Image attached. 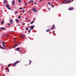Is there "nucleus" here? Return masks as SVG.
I'll return each instance as SVG.
<instances>
[{"mask_svg": "<svg viewBox=\"0 0 76 76\" xmlns=\"http://www.w3.org/2000/svg\"><path fill=\"white\" fill-rule=\"evenodd\" d=\"M30 3H31V2L30 1H29V2H28V4H30Z\"/></svg>", "mask_w": 76, "mask_h": 76, "instance_id": "58836bf2", "label": "nucleus"}, {"mask_svg": "<svg viewBox=\"0 0 76 76\" xmlns=\"http://www.w3.org/2000/svg\"><path fill=\"white\" fill-rule=\"evenodd\" d=\"M7 24L8 25H11V24L9 23H8Z\"/></svg>", "mask_w": 76, "mask_h": 76, "instance_id": "473e14b6", "label": "nucleus"}, {"mask_svg": "<svg viewBox=\"0 0 76 76\" xmlns=\"http://www.w3.org/2000/svg\"><path fill=\"white\" fill-rule=\"evenodd\" d=\"M2 43L3 45V47H4V48H6V47L5 46V45H4V43H5V42H4L2 41Z\"/></svg>", "mask_w": 76, "mask_h": 76, "instance_id": "423d86ee", "label": "nucleus"}, {"mask_svg": "<svg viewBox=\"0 0 76 76\" xmlns=\"http://www.w3.org/2000/svg\"><path fill=\"white\" fill-rule=\"evenodd\" d=\"M29 61H30V63L28 65H29V64H31L32 62L30 60H29Z\"/></svg>", "mask_w": 76, "mask_h": 76, "instance_id": "aec40b11", "label": "nucleus"}, {"mask_svg": "<svg viewBox=\"0 0 76 76\" xmlns=\"http://www.w3.org/2000/svg\"><path fill=\"white\" fill-rule=\"evenodd\" d=\"M15 3V1H12V4L13 5V6H14V4Z\"/></svg>", "mask_w": 76, "mask_h": 76, "instance_id": "9d476101", "label": "nucleus"}, {"mask_svg": "<svg viewBox=\"0 0 76 76\" xmlns=\"http://www.w3.org/2000/svg\"><path fill=\"white\" fill-rule=\"evenodd\" d=\"M15 21L17 23H19V20L18 19H16Z\"/></svg>", "mask_w": 76, "mask_h": 76, "instance_id": "9b49d317", "label": "nucleus"}, {"mask_svg": "<svg viewBox=\"0 0 76 76\" xmlns=\"http://www.w3.org/2000/svg\"><path fill=\"white\" fill-rule=\"evenodd\" d=\"M55 25H53L52 26L53 27V28H54V26H55Z\"/></svg>", "mask_w": 76, "mask_h": 76, "instance_id": "2f4dec72", "label": "nucleus"}, {"mask_svg": "<svg viewBox=\"0 0 76 76\" xmlns=\"http://www.w3.org/2000/svg\"><path fill=\"white\" fill-rule=\"evenodd\" d=\"M6 34H4V35H2V36L3 37H6Z\"/></svg>", "mask_w": 76, "mask_h": 76, "instance_id": "6ab92c4d", "label": "nucleus"}, {"mask_svg": "<svg viewBox=\"0 0 76 76\" xmlns=\"http://www.w3.org/2000/svg\"><path fill=\"white\" fill-rule=\"evenodd\" d=\"M19 63V61H17L15 62L14 63L13 65L14 66H16V64H18V63Z\"/></svg>", "mask_w": 76, "mask_h": 76, "instance_id": "7ed1b4c3", "label": "nucleus"}, {"mask_svg": "<svg viewBox=\"0 0 76 76\" xmlns=\"http://www.w3.org/2000/svg\"><path fill=\"white\" fill-rule=\"evenodd\" d=\"M19 9H20V10H21V9H22V7H20L19 8Z\"/></svg>", "mask_w": 76, "mask_h": 76, "instance_id": "72a5a7b5", "label": "nucleus"}, {"mask_svg": "<svg viewBox=\"0 0 76 76\" xmlns=\"http://www.w3.org/2000/svg\"><path fill=\"white\" fill-rule=\"evenodd\" d=\"M73 1V0H72V1Z\"/></svg>", "mask_w": 76, "mask_h": 76, "instance_id": "37998d69", "label": "nucleus"}, {"mask_svg": "<svg viewBox=\"0 0 76 76\" xmlns=\"http://www.w3.org/2000/svg\"><path fill=\"white\" fill-rule=\"evenodd\" d=\"M36 1H35V3H34V5H35V4H36Z\"/></svg>", "mask_w": 76, "mask_h": 76, "instance_id": "e433bc0d", "label": "nucleus"}, {"mask_svg": "<svg viewBox=\"0 0 76 76\" xmlns=\"http://www.w3.org/2000/svg\"><path fill=\"white\" fill-rule=\"evenodd\" d=\"M48 4H49V5H51V3H50V2H48Z\"/></svg>", "mask_w": 76, "mask_h": 76, "instance_id": "a211bd4d", "label": "nucleus"}, {"mask_svg": "<svg viewBox=\"0 0 76 76\" xmlns=\"http://www.w3.org/2000/svg\"><path fill=\"white\" fill-rule=\"evenodd\" d=\"M35 21L34 20H33L32 21V22L31 23V24H32V23H34V22Z\"/></svg>", "mask_w": 76, "mask_h": 76, "instance_id": "dca6fc26", "label": "nucleus"}, {"mask_svg": "<svg viewBox=\"0 0 76 76\" xmlns=\"http://www.w3.org/2000/svg\"><path fill=\"white\" fill-rule=\"evenodd\" d=\"M69 10H73V8L70 7L69 8Z\"/></svg>", "mask_w": 76, "mask_h": 76, "instance_id": "6e6552de", "label": "nucleus"}, {"mask_svg": "<svg viewBox=\"0 0 76 76\" xmlns=\"http://www.w3.org/2000/svg\"><path fill=\"white\" fill-rule=\"evenodd\" d=\"M0 29H2V30H4H4H5V28H4V27H1Z\"/></svg>", "mask_w": 76, "mask_h": 76, "instance_id": "ddd939ff", "label": "nucleus"}, {"mask_svg": "<svg viewBox=\"0 0 76 76\" xmlns=\"http://www.w3.org/2000/svg\"><path fill=\"white\" fill-rule=\"evenodd\" d=\"M30 32H31V30L29 29L28 31V33H30Z\"/></svg>", "mask_w": 76, "mask_h": 76, "instance_id": "a878e982", "label": "nucleus"}, {"mask_svg": "<svg viewBox=\"0 0 76 76\" xmlns=\"http://www.w3.org/2000/svg\"><path fill=\"white\" fill-rule=\"evenodd\" d=\"M6 69H7V72H9V68H8L7 67Z\"/></svg>", "mask_w": 76, "mask_h": 76, "instance_id": "f3484780", "label": "nucleus"}, {"mask_svg": "<svg viewBox=\"0 0 76 76\" xmlns=\"http://www.w3.org/2000/svg\"><path fill=\"white\" fill-rule=\"evenodd\" d=\"M25 66H27V65H25Z\"/></svg>", "mask_w": 76, "mask_h": 76, "instance_id": "c03bdc74", "label": "nucleus"}, {"mask_svg": "<svg viewBox=\"0 0 76 76\" xmlns=\"http://www.w3.org/2000/svg\"><path fill=\"white\" fill-rule=\"evenodd\" d=\"M6 7H7V9H9V10H10V7H9V4H7L6 5Z\"/></svg>", "mask_w": 76, "mask_h": 76, "instance_id": "20e7f679", "label": "nucleus"}, {"mask_svg": "<svg viewBox=\"0 0 76 76\" xmlns=\"http://www.w3.org/2000/svg\"><path fill=\"white\" fill-rule=\"evenodd\" d=\"M18 2H20H20H21V0H18Z\"/></svg>", "mask_w": 76, "mask_h": 76, "instance_id": "b1692460", "label": "nucleus"}, {"mask_svg": "<svg viewBox=\"0 0 76 76\" xmlns=\"http://www.w3.org/2000/svg\"><path fill=\"white\" fill-rule=\"evenodd\" d=\"M26 31H28V28H26Z\"/></svg>", "mask_w": 76, "mask_h": 76, "instance_id": "c85d7f7f", "label": "nucleus"}, {"mask_svg": "<svg viewBox=\"0 0 76 76\" xmlns=\"http://www.w3.org/2000/svg\"><path fill=\"white\" fill-rule=\"evenodd\" d=\"M6 1L5 0H4V3L5 4L6 3Z\"/></svg>", "mask_w": 76, "mask_h": 76, "instance_id": "393cba45", "label": "nucleus"}, {"mask_svg": "<svg viewBox=\"0 0 76 76\" xmlns=\"http://www.w3.org/2000/svg\"><path fill=\"white\" fill-rule=\"evenodd\" d=\"M15 46H16V47H17V46H18V45H16Z\"/></svg>", "mask_w": 76, "mask_h": 76, "instance_id": "79ce46f5", "label": "nucleus"}, {"mask_svg": "<svg viewBox=\"0 0 76 76\" xmlns=\"http://www.w3.org/2000/svg\"><path fill=\"white\" fill-rule=\"evenodd\" d=\"M25 37V35L24 34H21L20 35L21 38H23V37Z\"/></svg>", "mask_w": 76, "mask_h": 76, "instance_id": "39448f33", "label": "nucleus"}, {"mask_svg": "<svg viewBox=\"0 0 76 76\" xmlns=\"http://www.w3.org/2000/svg\"><path fill=\"white\" fill-rule=\"evenodd\" d=\"M20 49H21L20 48H17L16 49V50L18 51H21V50Z\"/></svg>", "mask_w": 76, "mask_h": 76, "instance_id": "f03ea898", "label": "nucleus"}, {"mask_svg": "<svg viewBox=\"0 0 76 76\" xmlns=\"http://www.w3.org/2000/svg\"><path fill=\"white\" fill-rule=\"evenodd\" d=\"M17 13H18V12L17 11H16L15 12V14H17Z\"/></svg>", "mask_w": 76, "mask_h": 76, "instance_id": "cd10ccee", "label": "nucleus"}, {"mask_svg": "<svg viewBox=\"0 0 76 76\" xmlns=\"http://www.w3.org/2000/svg\"><path fill=\"white\" fill-rule=\"evenodd\" d=\"M18 19H20V16H18Z\"/></svg>", "mask_w": 76, "mask_h": 76, "instance_id": "c756f323", "label": "nucleus"}, {"mask_svg": "<svg viewBox=\"0 0 76 76\" xmlns=\"http://www.w3.org/2000/svg\"><path fill=\"white\" fill-rule=\"evenodd\" d=\"M51 6L52 7H54V5H52Z\"/></svg>", "mask_w": 76, "mask_h": 76, "instance_id": "c9c22d12", "label": "nucleus"}, {"mask_svg": "<svg viewBox=\"0 0 76 76\" xmlns=\"http://www.w3.org/2000/svg\"><path fill=\"white\" fill-rule=\"evenodd\" d=\"M16 47V46H14L13 47V48H15V47Z\"/></svg>", "mask_w": 76, "mask_h": 76, "instance_id": "4c0bfd02", "label": "nucleus"}, {"mask_svg": "<svg viewBox=\"0 0 76 76\" xmlns=\"http://www.w3.org/2000/svg\"><path fill=\"white\" fill-rule=\"evenodd\" d=\"M32 10L34 11V12H37V10L35 8H34L32 9Z\"/></svg>", "mask_w": 76, "mask_h": 76, "instance_id": "f8f14e48", "label": "nucleus"}, {"mask_svg": "<svg viewBox=\"0 0 76 76\" xmlns=\"http://www.w3.org/2000/svg\"><path fill=\"white\" fill-rule=\"evenodd\" d=\"M1 25H3L4 23V21H1Z\"/></svg>", "mask_w": 76, "mask_h": 76, "instance_id": "4468645a", "label": "nucleus"}, {"mask_svg": "<svg viewBox=\"0 0 76 76\" xmlns=\"http://www.w3.org/2000/svg\"><path fill=\"white\" fill-rule=\"evenodd\" d=\"M8 66L9 67L10 66V64H9L8 65Z\"/></svg>", "mask_w": 76, "mask_h": 76, "instance_id": "f704fd0d", "label": "nucleus"}, {"mask_svg": "<svg viewBox=\"0 0 76 76\" xmlns=\"http://www.w3.org/2000/svg\"><path fill=\"white\" fill-rule=\"evenodd\" d=\"M42 1V0H40L39 1Z\"/></svg>", "mask_w": 76, "mask_h": 76, "instance_id": "ea45409f", "label": "nucleus"}, {"mask_svg": "<svg viewBox=\"0 0 76 76\" xmlns=\"http://www.w3.org/2000/svg\"><path fill=\"white\" fill-rule=\"evenodd\" d=\"M0 48H1V49H4V48H2V47H1L0 45Z\"/></svg>", "mask_w": 76, "mask_h": 76, "instance_id": "5701e85b", "label": "nucleus"}, {"mask_svg": "<svg viewBox=\"0 0 76 76\" xmlns=\"http://www.w3.org/2000/svg\"><path fill=\"white\" fill-rule=\"evenodd\" d=\"M50 29H48L46 30V32H50Z\"/></svg>", "mask_w": 76, "mask_h": 76, "instance_id": "2eb2a0df", "label": "nucleus"}, {"mask_svg": "<svg viewBox=\"0 0 76 76\" xmlns=\"http://www.w3.org/2000/svg\"><path fill=\"white\" fill-rule=\"evenodd\" d=\"M22 12V13H24V12H25V10H23Z\"/></svg>", "mask_w": 76, "mask_h": 76, "instance_id": "bb28decb", "label": "nucleus"}, {"mask_svg": "<svg viewBox=\"0 0 76 76\" xmlns=\"http://www.w3.org/2000/svg\"><path fill=\"white\" fill-rule=\"evenodd\" d=\"M28 4V3H26L25 4V6H27V4Z\"/></svg>", "mask_w": 76, "mask_h": 76, "instance_id": "7c9ffc66", "label": "nucleus"}, {"mask_svg": "<svg viewBox=\"0 0 76 76\" xmlns=\"http://www.w3.org/2000/svg\"><path fill=\"white\" fill-rule=\"evenodd\" d=\"M51 29L53 30V29H54V27H51Z\"/></svg>", "mask_w": 76, "mask_h": 76, "instance_id": "4be33fe9", "label": "nucleus"}, {"mask_svg": "<svg viewBox=\"0 0 76 76\" xmlns=\"http://www.w3.org/2000/svg\"><path fill=\"white\" fill-rule=\"evenodd\" d=\"M71 1H69L68 2H67V0H65L64 1L62 2V3L61 4L62 5V4H67L68 3H70Z\"/></svg>", "mask_w": 76, "mask_h": 76, "instance_id": "f257e3e1", "label": "nucleus"}, {"mask_svg": "<svg viewBox=\"0 0 76 76\" xmlns=\"http://www.w3.org/2000/svg\"><path fill=\"white\" fill-rule=\"evenodd\" d=\"M10 21L11 24H12V23H13V20H12V19H10Z\"/></svg>", "mask_w": 76, "mask_h": 76, "instance_id": "1a4fd4ad", "label": "nucleus"}, {"mask_svg": "<svg viewBox=\"0 0 76 76\" xmlns=\"http://www.w3.org/2000/svg\"><path fill=\"white\" fill-rule=\"evenodd\" d=\"M30 2H31L32 3H33V2H34V1L33 0L30 1Z\"/></svg>", "mask_w": 76, "mask_h": 76, "instance_id": "412c9836", "label": "nucleus"}, {"mask_svg": "<svg viewBox=\"0 0 76 76\" xmlns=\"http://www.w3.org/2000/svg\"><path fill=\"white\" fill-rule=\"evenodd\" d=\"M35 27V26L34 25H33V26H30V29H33Z\"/></svg>", "mask_w": 76, "mask_h": 76, "instance_id": "0eeeda50", "label": "nucleus"}, {"mask_svg": "<svg viewBox=\"0 0 76 76\" xmlns=\"http://www.w3.org/2000/svg\"><path fill=\"white\" fill-rule=\"evenodd\" d=\"M9 34H7V35H9Z\"/></svg>", "mask_w": 76, "mask_h": 76, "instance_id": "a19ab883", "label": "nucleus"}, {"mask_svg": "<svg viewBox=\"0 0 76 76\" xmlns=\"http://www.w3.org/2000/svg\"><path fill=\"white\" fill-rule=\"evenodd\" d=\"M68 0V1H69V0Z\"/></svg>", "mask_w": 76, "mask_h": 76, "instance_id": "a18cd8bd", "label": "nucleus"}]
</instances>
